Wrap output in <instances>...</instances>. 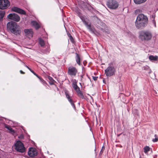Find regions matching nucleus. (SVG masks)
Wrapping results in <instances>:
<instances>
[{
    "instance_id": "1",
    "label": "nucleus",
    "mask_w": 158,
    "mask_h": 158,
    "mask_svg": "<svg viewBox=\"0 0 158 158\" xmlns=\"http://www.w3.org/2000/svg\"><path fill=\"white\" fill-rule=\"evenodd\" d=\"M148 21V18L146 16L143 14H139L135 21V26L138 29H143L147 26Z\"/></svg>"
},
{
    "instance_id": "2",
    "label": "nucleus",
    "mask_w": 158,
    "mask_h": 158,
    "mask_svg": "<svg viewBox=\"0 0 158 158\" xmlns=\"http://www.w3.org/2000/svg\"><path fill=\"white\" fill-rule=\"evenodd\" d=\"M7 27L12 33L15 35H20L21 33V27L15 22L8 23L7 24Z\"/></svg>"
},
{
    "instance_id": "3",
    "label": "nucleus",
    "mask_w": 158,
    "mask_h": 158,
    "mask_svg": "<svg viewBox=\"0 0 158 158\" xmlns=\"http://www.w3.org/2000/svg\"><path fill=\"white\" fill-rule=\"evenodd\" d=\"M139 37L142 40H148L151 39L152 35L148 31H142L139 32Z\"/></svg>"
},
{
    "instance_id": "4",
    "label": "nucleus",
    "mask_w": 158,
    "mask_h": 158,
    "mask_svg": "<svg viewBox=\"0 0 158 158\" xmlns=\"http://www.w3.org/2000/svg\"><path fill=\"white\" fill-rule=\"evenodd\" d=\"M115 71L114 67L110 65L105 70V73L107 76L110 77L114 75Z\"/></svg>"
},
{
    "instance_id": "5",
    "label": "nucleus",
    "mask_w": 158,
    "mask_h": 158,
    "mask_svg": "<svg viewBox=\"0 0 158 158\" xmlns=\"http://www.w3.org/2000/svg\"><path fill=\"white\" fill-rule=\"evenodd\" d=\"M15 149L19 152L23 153L25 151V148L23 144L20 141H18L15 144Z\"/></svg>"
},
{
    "instance_id": "6",
    "label": "nucleus",
    "mask_w": 158,
    "mask_h": 158,
    "mask_svg": "<svg viewBox=\"0 0 158 158\" xmlns=\"http://www.w3.org/2000/svg\"><path fill=\"white\" fill-rule=\"evenodd\" d=\"M8 18L16 22H18L20 20L19 16L15 13L10 14L7 16Z\"/></svg>"
},
{
    "instance_id": "7",
    "label": "nucleus",
    "mask_w": 158,
    "mask_h": 158,
    "mask_svg": "<svg viewBox=\"0 0 158 158\" xmlns=\"http://www.w3.org/2000/svg\"><path fill=\"white\" fill-rule=\"evenodd\" d=\"M9 5L10 2L8 0H0V9H5L7 8Z\"/></svg>"
},
{
    "instance_id": "8",
    "label": "nucleus",
    "mask_w": 158,
    "mask_h": 158,
    "mask_svg": "<svg viewBox=\"0 0 158 158\" xmlns=\"http://www.w3.org/2000/svg\"><path fill=\"white\" fill-rule=\"evenodd\" d=\"M107 5L108 8L111 9H115L118 6V3L115 1H112L108 2Z\"/></svg>"
},
{
    "instance_id": "9",
    "label": "nucleus",
    "mask_w": 158,
    "mask_h": 158,
    "mask_svg": "<svg viewBox=\"0 0 158 158\" xmlns=\"http://www.w3.org/2000/svg\"><path fill=\"white\" fill-rule=\"evenodd\" d=\"M77 72V71L76 68L73 66L69 67L68 73L71 76H75Z\"/></svg>"
},
{
    "instance_id": "10",
    "label": "nucleus",
    "mask_w": 158,
    "mask_h": 158,
    "mask_svg": "<svg viewBox=\"0 0 158 158\" xmlns=\"http://www.w3.org/2000/svg\"><path fill=\"white\" fill-rule=\"evenodd\" d=\"M11 10L15 12L24 15H26V12L24 10L17 7H12L11 9Z\"/></svg>"
},
{
    "instance_id": "11",
    "label": "nucleus",
    "mask_w": 158,
    "mask_h": 158,
    "mask_svg": "<svg viewBox=\"0 0 158 158\" xmlns=\"http://www.w3.org/2000/svg\"><path fill=\"white\" fill-rule=\"evenodd\" d=\"M24 32L25 35L29 39L32 37L33 32L31 29H25Z\"/></svg>"
},
{
    "instance_id": "12",
    "label": "nucleus",
    "mask_w": 158,
    "mask_h": 158,
    "mask_svg": "<svg viewBox=\"0 0 158 158\" xmlns=\"http://www.w3.org/2000/svg\"><path fill=\"white\" fill-rule=\"evenodd\" d=\"M28 155L31 157L35 156L37 154V152L33 148H30L28 152Z\"/></svg>"
},
{
    "instance_id": "13",
    "label": "nucleus",
    "mask_w": 158,
    "mask_h": 158,
    "mask_svg": "<svg viewBox=\"0 0 158 158\" xmlns=\"http://www.w3.org/2000/svg\"><path fill=\"white\" fill-rule=\"evenodd\" d=\"M83 23L87 27L92 33H94V29L92 28L90 24H88L87 22L85 20L83 21Z\"/></svg>"
},
{
    "instance_id": "14",
    "label": "nucleus",
    "mask_w": 158,
    "mask_h": 158,
    "mask_svg": "<svg viewBox=\"0 0 158 158\" xmlns=\"http://www.w3.org/2000/svg\"><path fill=\"white\" fill-rule=\"evenodd\" d=\"M31 25L34 27L35 28L37 29L40 27V26L38 23L35 21H32L31 22Z\"/></svg>"
},
{
    "instance_id": "15",
    "label": "nucleus",
    "mask_w": 158,
    "mask_h": 158,
    "mask_svg": "<svg viewBox=\"0 0 158 158\" xmlns=\"http://www.w3.org/2000/svg\"><path fill=\"white\" fill-rule=\"evenodd\" d=\"M78 96L80 98L82 99H84V96L83 93L80 91V89H78V91L76 92Z\"/></svg>"
},
{
    "instance_id": "16",
    "label": "nucleus",
    "mask_w": 158,
    "mask_h": 158,
    "mask_svg": "<svg viewBox=\"0 0 158 158\" xmlns=\"http://www.w3.org/2000/svg\"><path fill=\"white\" fill-rule=\"evenodd\" d=\"M76 60L77 63L79 65L81 64L80 58V56L77 53H76Z\"/></svg>"
},
{
    "instance_id": "17",
    "label": "nucleus",
    "mask_w": 158,
    "mask_h": 158,
    "mask_svg": "<svg viewBox=\"0 0 158 158\" xmlns=\"http://www.w3.org/2000/svg\"><path fill=\"white\" fill-rule=\"evenodd\" d=\"M149 58L151 61H156L157 60L158 57L157 56L150 55L149 56Z\"/></svg>"
},
{
    "instance_id": "18",
    "label": "nucleus",
    "mask_w": 158,
    "mask_h": 158,
    "mask_svg": "<svg viewBox=\"0 0 158 158\" xmlns=\"http://www.w3.org/2000/svg\"><path fill=\"white\" fill-rule=\"evenodd\" d=\"M72 86L73 87L76 92H77L78 89H80L79 87L77 85V83L76 82H73L72 83Z\"/></svg>"
},
{
    "instance_id": "19",
    "label": "nucleus",
    "mask_w": 158,
    "mask_h": 158,
    "mask_svg": "<svg viewBox=\"0 0 158 158\" xmlns=\"http://www.w3.org/2000/svg\"><path fill=\"white\" fill-rule=\"evenodd\" d=\"M5 127L9 131V132L11 134H14L15 133L14 131L9 125H5Z\"/></svg>"
},
{
    "instance_id": "20",
    "label": "nucleus",
    "mask_w": 158,
    "mask_h": 158,
    "mask_svg": "<svg viewBox=\"0 0 158 158\" xmlns=\"http://www.w3.org/2000/svg\"><path fill=\"white\" fill-rule=\"evenodd\" d=\"M30 71L32 72L34 75L37 76L41 81H43V82H45L42 79H41L40 77H39L37 74H36L30 68L28 67L27 65L25 66Z\"/></svg>"
},
{
    "instance_id": "21",
    "label": "nucleus",
    "mask_w": 158,
    "mask_h": 158,
    "mask_svg": "<svg viewBox=\"0 0 158 158\" xmlns=\"http://www.w3.org/2000/svg\"><path fill=\"white\" fill-rule=\"evenodd\" d=\"M50 51V49L48 46H47V47L46 48V50L42 49L41 51V52L43 53L46 54H48L49 53Z\"/></svg>"
},
{
    "instance_id": "22",
    "label": "nucleus",
    "mask_w": 158,
    "mask_h": 158,
    "mask_svg": "<svg viewBox=\"0 0 158 158\" xmlns=\"http://www.w3.org/2000/svg\"><path fill=\"white\" fill-rule=\"evenodd\" d=\"M65 93L66 98H67L68 101L70 102V103L73 102V101L72 99H71V97H70L67 91H66L65 92Z\"/></svg>"
},
{
    "instance_id": "23",
    "label": "nucleus",
    "mask_w": 158,
    "mask_h": 158,
    "mask_svg": "<svg viewBox=\"0 0 158 158\" xmlns=\"http://www.w3.org/2000/svg\"><path fill=\"white\" fill-rule=\"evenodd\" d=\"M5 12L4 11H0V21H2L4 16Z\"/></svg>"
},
{
    "instance_id": "24",
    "label": "nucleus",
    "mask_w": 158,
    "mask_h": 158,
    "mask_svg": "<svg viewBox=\"0 0 158 158\" xmlns=\"http://www.w3.org/2000/svg\"><path fill=\"white\" fill-rule=\"evenodd\" d=\"M147 0H134L135 3L136 4H140L145 2Z\"/></svg>"
},
{
    "instance_id": "25",
    "label": "nucleus",
    "mask_w": 158,
    "mask_h": 158,
    "mask_svg": "<svg viewBox=\"0 0 158 158\" xmlns=\"http://www.w3.org/2000/svg\"><path fill=\"white\" fill-rule=\"evenodd\" d=\"M39 44L41 47H43L45 44L44 41L41 39H39Z\"/></svg>"
},
{
    "instance_id": "26",
    "label": "nucleus",
    "mask_w": 158,
    "mask_h": 158,
    "mask_svg": "<svg viewBox=\"0 0 158 158\" xmlns=\"http://www.w3.org/2000/svg\"><path fill=\"white\" fill-rule=\"evenodd\" d=\"M150 148L148 146H145L143 148V151L145 153H147L150 151Z\"/></svg>"
},
{
    "instance_id": "27",
    "label": "nucleus",
    "mask_w": 158,
    "mask_h": 158,
    "mask_svg": "<svg viewBox=\"0 0 158 158\" xmlns=\"http://www.w3.org/2000/svg\"><path fill=\"white\" fill-rule=\"evenodd\" d=\"M152 23L154 25L155 27H156V23L155 20V17L154 16H152Z\"/></svg>"
},
{
    "instance_id": "28",
    "label": "nucleus",
    "mask_w": 158,
    "mask_h": 158,
    "mask_svg": "<svg viewBox=\"0 0 158 158\" xmlns=\"http://www.w3.org/2000/svg\"><path fill=\"white\" fill-rule=\"evenodd\" d=\"M67 35L69 37L71 41H72L73 40V38L72 37V35H70V34L69 33H67Z\"/></svg>"
},
{
    "instance_id": "29",
    "label": "nucleus",
    "mask_w": 158,
    "mask_h": 158,
    "mask_svg": "<svg viewBox=\"0 0 158 158\" xmlns=\"http://www.w3.org/2000/svg\"><path fill=\"white\" fill-rule=\"evenodd\" d=\"M155 136L156 137L155 139H153L152 141L153 142H156L158 140V138L156 137V135H155Z\"/></svg>"
},
{
    "instance_id": "30",
    "label": "nucleus",
    "mask_w": 158,
    "mask_h": 158,
    "mask_svg": "<svg viewBox=\"0 0 158 158\" xmlns=\"http://www.w3.org/2000/svg\"><path fill=\"white\" fill-rule=\"evenodd\" d=\"M143 69L145 70H148L149 69V67L147 65L144 66L143 68Z\"/></svg>"
},
{
    "instance_id": "31",
    "label": "nucleus",
    "mask_w": 158,
    "mask_h": 158,
    "mask_svg": "<svg viewBox=\"0 0 158 158\" xmlns=\"http://www.w3.org/2000/svg\"><path fill=\"white\" fill-rule=\"evenodd\" d=\"M72 106H73V107L74 109H75V106L74 104V103H73V102H71V103H70Z\"/></svg>"
},
{
    "instance_id": "32",
    "label": "nucleus",
    "mask_w": 158,
    "mask_h": 158,
    "mask_svg": "<svg viewBox=\"0 0 158 158\" xmlns=\"http://www.w3.org/2000/svg\"><path fill=\"white\" fill-rule=\"evenodd\" d=\"M93 79L94 81H96L98 79V77L93 76Z\"/></svg>"
},
{
    "instance_id": "33",
    "label": "nucleus",
    "mask_w": 158,
    "mask_h": 158,
    "mask_svg": "<svg viewBox=\"0 0 158 158\" xmlns=\"http://www.w3.org/2000/svg\"><path fill=\"white\" fill-rule=\"evenodd\" d=\"M20 72L22 74H24L25 73L23 72L22 70H20Z\"/></svg>"
},
{
    "instance_id": "34",
    "label": "nucleus",
    "mask_w": 158,
    "mask_h": 158,
    "mask_svg": "<svg viewBox=\"0 0 158 158\" xmlns=\"http://www.w3.org/2000/svg\"><path fill=\"white\" fill-rule=\"evenodd\" d=\"M76 13L77 14H80V12L78 11H77L76 12Z\"/></svg>"
},
{
    "instance_id": "35",
    "label": "nucleus",
    "mask_w": 158,
    "mask_h": 158,
    "mask_svg": "<svg viewBox=\"0 0 158 158\" xmlns=\"http://www.w3.org/2000/svg\"><path fill=\"white\" fill-rule=\"evenodd\" d=\"M49 79H52V77H50L49 78Z\"/></svg>"
},
{
    "instance_id": "36",
    "label": "nucleus",
    "mask_w": 158,
    "mask_h": 158,
    "mask_svg": "<svg viewBox=\"0 0 158 158\" xmlns=\"http://www.w3.org/2000/svg\"><path fill=\"white\" fill-rule=\"evenodd\" d=\"M138 10H136V12L137 11H138Z\"/></svg>"
},
{
    "instance_id": "37",
    "label": "nucleus",
    "mask_w": 158,
    "mask_h": 158,
    "mask_svg": "<svg viewBox=\"0 0 158 158\" xmlns=\"http://www.w3.org/2000/svg\"><path fill=\"white\" fill-rule=\"evenodd\" d=\"M90 97L92 98V97L91 96H90Z\"/></svg>"
}]
</instances>
